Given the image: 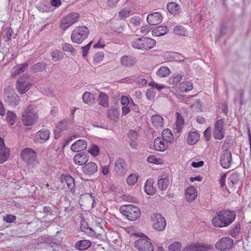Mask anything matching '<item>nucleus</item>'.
Masks as SVG:
<instances>
[{
  "label": "nucleus",
  "instance_id": "37998d69",
  "mask_svg": "<svg viewBox=\"0 0 251 251\" xmlns=\"http://www.w3.org/2000/svg\"><path fill=\"white\" fill-rule=\"evenodd\" d=\"M182 75L180 74H174L172 75L168 79V83L170 84H177L182 79Z\"/></svg>",
  "mask_w": 251,
  "mask_h": 251
},
{
  "label": "nucleus",
  "instance_id": "c9c22d12",
  "mask_svg": "<svg viewBox=\"0 0 251 251\" xmlns=\"http://www.w3.org/2000/svg\"><path fill=\"white\" fill-rule=\"evenodd\" d=\"M92 245L89 240H82L77 242L75 244V247L79 250H85L87 249Z\"/></svg>",
  "mask_w": 251,
  "mask_h": 251
},
{
  "label": "nucleus",
  "instance_id": "2f4dec72",
  "mask_svg": "<svg viewBox=\"0 0 251 251\" xmlns=\"http://www.w3.org/2000/svg\"><path fill=\"white\" fill-rule=\"evenodd\" d=\"M185 195L189 201H192L197 196L196 189L194 186H189L185 190Z\"/></svg>",
  "mask_w": 251,
  "mask_h": 251
},
{
  "label": "nucleus",
  "instance_id": "a18cd8bd",
  "mask_svg": "<svg viewBox=\"0 0 251 251\" xmlns=\"http://www.w3.org/2000/svg\"><path fill=\"white\" fill-rule=\"evenodd\" d=\"M240 231V225L239 223L234 225L229 230V234L232 237H235Z\"/></svg>",
  "mask_w": 251,
  "mask_h": 251
},
{
  "label": "nucleus",
  "instance_id": "338daca9",
  "mask_svg": "<svg viewBox=\"0 0 251 251\" xmlns=\"http://www.w3.org/2000/svg\"><path fill=\"white\" fill-rule=\"evenodd\" d=\"M203 135L207 141L210 140L211 135V130L210 127L206 128V129L203 132Z\"/></svg>",
  "mask_w": 251,
  "mask_h": 251
},
{
  "label": "nucleus",
  "instance_id": "9b49d317",
  "mask_svg": "<svg viewBox=\"0 0 251 251\" xmlns=\"http://www.w3.org/2000/svg\"><path fill=\"white\" fill-rule=\"evenodd\" d=\"M233 244V240L229 237H223L218 240L215 244V248L221 251L230 250Z\"/></svg>",
  "mask_w": 251,
  "mask_h": 251
},
{
  "label": "nucleus",
  "instance_id": "052dcab7",
  "mask_svg": "<svg viewBox=\"0 0 251 251\" xmlns=\"http://www.w3.org/2000/svg\"><path fill=\"white\" fill-rule=\"evenodd\" d=\"M149 85L151 87V88L156 89L157 90L160 91L163 89L165 86L163 85L159 84L153 81H152L149 83Z\"/></svg>",
  "mask_w": 251,
  "mask_h": 251
},
{
  "label": "nucleus",
  "instance_id": "4c0bfd02",
  "mask_svg": "<svg viewBox=\"0 0 251 251\" xmlns=\"http://www.w3.org/2000/svg\"><path fill=\"white\" fill-rule=\"evenodd\" d=\"M167 7L169 13L174 15L177 13L180 9L179 5L175 2H169L167 5Z\"/></svg>",
  "mask_w": 251,
  "mask_h": 251
},
{
  "label": "nucleus",
  "instance_id": "2eb2a0df",
  "mask_svg": "<svg viewBox=\"0 0 251 251\" xmlns=\"http://www.w3.org/2000/svg\"><path fill=\"white\" fill-rule=\"evenodd\" d=\"M147 20L150 25H156L162 22V16L160 12H154L149 14Z\"/></svg>",
  "mask_w": 251,
  "mask_h": 251
},
{
  "label": "nucleus",
  "instance_id": "09e8293b",
  "mask_svg": "<svg viewBox=\"0 0 251 251\" xmlns=\"http://www.w3.org/2000/svg\"><path fill=\"white\" fill-rule=\"evenodd\" d=\"M229 184L233 187L235 184H236L239 180V175L237 173H232L229 177Z\"/></svg>",
  "mask_w": 251,
  "mask_h": 251
},
{
  "label": "nucleus",
  "instance_id": "13d9d810",
  "mask_svg": "<svg viewBox=\"0 0 251 251\" xmlns=\"http://www.w3.org/2000/svg\"><path fill=\"white\" fill-rule=\"evenodd\" d=\"M62 49L63 50L71 52V53H75V50L71 44L67 43L63 44Z\"/></svg>",
  "mask_w": 251,
  "mask_h": 251
},
{
  "label": "nucleus",
  "instance_id": "774afa93",
  "mask_svg": "<svg viewBox=\"0 0 251 251\" xmlns=\"http://www.w3.org/2000/svg\"><path fill=\"white\" fill-rule=\"evenodd\" d=\"M128 137L131 140H135L138 136V133L134 130H130L128 134Z\"/></svg>",
  "mask_w": 251,
  "mask_h": 251
},
{
  "label": "nucleus",
  "instance_id": "f704fd0d",
  "mask_svg": "<svg viewBox=\"0 0 251 251\" xmlns=\"http://www.w3.org/2000/svg\"><path fill=\"white\" fill-rule=\"evenodd\" d=\"M108 100V97L105 93L101 92L100 93L98 100L100 105L104 107H108L109 105Z\"/></svg>",
  "mask_w": 251,
  "mask_h": 251
},
{
  "label": "nucleus",
  "instance_id": "72a5a7b5",
  "mask_svg": "<svg viewBox=\"0 0 251 251\" xmlns=\"http://www.w3.org/2000/svg\"><path fill=\"white\" fill-rule=\"evenodd\" d=\"M145 192L149 195H153L155 193V189L153 186V182L151 180H148L144 185Z\"/></svg>",
  "mask_w": 251,
  "mask_h": 251
},
{
  "label": "nucleus",
  "instance_id": "a19ab883",
  "mask_svg": "<svg viewBox=\"0 0 251 251\" xmlns=\"http://www.w3.org/2000/svg\"><path fill=\"white\" fill-rule=\"evenodd\" d=\"M193 88V84L189 81H184L180 84V90L183 92H187Z\"/></svg>",
  "mask_w": 251,
  "mask_h": 251
},
{
  "label": "nucleus",
  "instance_id": "473e14b6",
  "mask_svg": "<svg viewBox=\"0 0 251 251\" xmlns=\"http://www.w3.org/2000/svg\"><path fill=\"white\" fill-rule=\"evenodd\" d=\"M168 32L166 26H159L152 31V34L154 36H161L166 34Z\"/></svg>",
  "mask_w": 251,
  "mask_h": 251
},
{
  "label": "nucleus",
  "instance_id": "79ce46f5",
  "mask_svg": "<svg viewBox=\"0 0 251 251\" xmlns=\"http://www.w3.org/2000/svg\"><path fill=\"white\" fill-rule=\"evenodd\" d=\"M162 137L161 138L163 139V140H164L165 141L168 142H171L174 138L173 135L171 132V130L169 129L163 130L162 132Z\"/></svg>",
  "mask_w": 251,
  "mask_h": 251
},
{
  "label": "nucleus",
  "instance_id": "ea45409f",
  "mask_svg": "<svg viewBox=\"0 0 251 251\" xmlns=\"http://www.w3.org/2000/svg\"><path fill=\"white\" fill-rule=\"evenodd\" d=\"M183 123L184 120L182 116L180 114L177 112L176 113V126L175 128V129L177 133H179L181 131L183 125Z\"/></svg>",
  "mask_w": 251,
  "mask_h": 251
},
{
  "label": "nucleus",
  "instance_id": "e2e57ef3",
  "mask_svg": "<svg viewBox=\"0 0 251 251\" xmlns=\"http://www.w3.org/2000/svg\"><path fill=\"white\" fill-rule=\"evenodd\" d=\"M3 220L8 223H12L16 221V217L14 215L9 214L6 215V216H4Z\"/></svg>",
  "mask_w": 251,
  "mask_h": 251
},
{
  "label": "nucleus",
  "instance_id": "c03bdc74",
  "mask_svg": "<svg viewBox=\"0 0 251 251\" xmlns=\"http://www.w3.org/2000/svg\"><path fill=\"white\" fill-rule=\"evenodd\" d=\"M70 124V119H65L60 121L59 123L56 126V127L60 130L64 131L68 128Z\"/></svg>",
  "mask_w": 251,
  "mask_h": 251
},
{
  "label": "nucleus",
  "instance_id": "4d7b16f0",
  "mask_svg": "<svg viewBox=\"0 0 251 251\" xmlns=\"http://www.w3.org/2000/svg\"><path fill=\"white\" fill-rule=\"evenodd\" d=\"M4 32V34L3 36V38L4 39L5 42H8L11 39V36L13 33V30L10 27L9 28H7Z\"/></svg>",
  "mask_w": 251,
  "mask_h": 251
},
{
  "label": "nucleus",
  "instance_id": "f3484780",
  "mask_svg": "<svg viewBox=\"0 0 251 251\" xmlns=\"http://www.w3.org/2000/svg\"><path fill=\"white\" fill-rule=\"evenodd\" d=\"M135 57L131 55L123 56L120 59L121 64L125 67L130 68L133 67L136 63Z\"/></svg>",
  "mask_w": 251,
  "mask_h": 251
},
{
  "label": "nucleus",
  "instance_id": "680f3d73",
  "mask_svg": "<svg viewBox=\"0 0 251 251\" xmlns=\"http://www.w3.org/2000/svg\"><path fill=\"white\" fill-rule=\"evenodd\" d=\"M104 57V53L103 52H98L96 53L93 59L94 61L96 62H99L101 61Z\"/></svg>",
  "mask_w": 251,
  "mask_h": 251
},
{
  "label": "nucleus",
  "instance_id": "603ef678",
  "mask_svg": "<svg viewBox=\"0 0 251 251\" xmlns=\"http://www.w3.org/2000/svg\"><path fill=\"white\" fill-rule=\"evenodd\" d=\"M138 176L135 174L130 175L127 179L126 181L129 185H134L137 181Z\"/></svg>",
  "mask_w": 251,
  "mask_h": 251
},
{
  "label": "nucleus",
  "instance_id": "58836bf2",
  "mask_svg": "<svg viewBox=\"0 0 251 251\" xmlns=\"http://www.w3.org/2000/svg\"><path fill=\"white\" fill-rule=\"evenodd\" d=\"M83 101L88 105H92L94 103V96L89 92H85L82 95Z\"/></svg>",
  "mask_w": 251,
  "mask_h": 251
},
{
  "label": "nucleus",
  "instance_id": "6ab92c4d",
  "mask_svg": "<svg viewBox=\"0 0 251 251\" xmlns=\"http://www.w3.org/2000/svg\"><path fill=\"white\" fill-rule=\"evenodd\" d=\"M98 170L97 164L93 162H90L86 163L82 168L83 173L88 176L94 175Z\"/></svg>",
  "mask_w": 251,
  "mask_h": 251
},
{
  "label": "nucleus",
  "instance_id": "1a4fd4ad",
  "mask_svg": "<svg viewBox=\"0 0 251 251\" xmlns=\"http://www.w3.org/2000/svg\"><path fill=\"white\" fill-rule=\"evenodd\" d=\"M150 240L147 237L141 238L134 242V246L139 251H153V247Z\"/></svg>",
  "mask_w": 251,
  "mask_h": 251
},
{
  "label": "nucleus",
  "instance_id": "bf43d9fd",
  "mask_svg": "<svg viewBox=\"0 0 251 251\" xmlns=\"http://www.w3.org/2000/svg\"><path fill=\"white\" fill-rule=\"evenodd\" d=\"M146 95L148 100H151L155 97V92L154 89L151 88L147 90Z\"/></svg>",
  "mask_w": 251,
  "mask_h": 251
},
{
  "label": "nucleus",
  "instance_id": "39448f33",
  "mask_svg": "<svg viewBox=\"0 0 251 251\" xmlns=\"http://www.w3.org/2000/svg\"><path fill=\"white\" fill-rule=\"evenodd\" d=\"M21 157L26 165L30 167L35 166L38 163L36 152L31 148L24 149L21 151Z\"/></svg>",
  "mask_w": 251,
  "mask_h": 251
},
{
  "label": "nucleus",
  "instance_id": "393cba45",
  "mask_svg": "<svg viewBox=\"0 0 251 251\" xmlns=\"http://www.w3.org/2000/svg\"><path fill=\"white\" fill-rule=\"evenodd\" d=\"M206 250L205 246L199 243H191L187 244L185 248L183 249V251H204Z\"/></svg>",
  "mask_w": 251,
  "mask_h": 251
},
{
  "label": "nucleus",
  "instance_id": "cd10ccee",
  "mask_svg": "<svg viewBox=\"0 0 251 251\" xmlns=\"http://www.w3.org/2000/svg\"><path fill=\"white\" fill-rule=\"evenodd\" d=\"M222 213L221 211H220L217 215L215 216L212 220L213 226L216 227H226L225 225H224L225 223H224Z\"/></svg>",
  "mask_w": 251,
  "mask_h": 251
},
{
  "label": "nucleus",
  "instance_id": "7c9ffc66",
  "mask_svg": "<svg viewBox=\"0 0 251 251\" xmlns=\"http://www.w3.org/2000/svg\"><path fill=\"white\" fill-rule=\"evenodd\" d=\"M151 123L152 125L156 128H161L163 126V119L159 115H154L151 117Z\"/></svg>",
  "mask_w": 251,
  "mask_h": 251
},
{
  "label": "nucleus",
  "instance_id": "a878e982",
  "mask_svg": "<svg viewBox=\"0 0 251 251\" xmlns=\"http://www.w3.org/2000/svg\"><path fill=\"white\" fill-rule=\"evenodd\" d=\"M29 63V60H28L25 63L20 64L15 66L12 70V75L16 76L25 72L28 67Z\"/></svg>",
  "mask_w": 251,
  "mask_h": 251
},
{
  "label": "nucleus",
  "instance_id": "412c9836",
  "mask_svg": "<svg viewBox=\"0 0 251 251\" xmlns=\"http://www.w3.org/2000/svg\"><path fill=\"white\" fill-rule=\"evenodd\" d=\"M115 170L119 175H123L126 171V165L125 161L122 158L117 159L115 163Z\"/></svg>",
  "mask_w": 251,
  "mask_h": 251
},
{
  "label": "nucleus",
  "instance_id": "aec40b11",
  "mask_svg": "<svg viewBox=\"0 0 251 251\" xmlns=\"http://www.w3.org/2000/svg\"><path fill=\"white\" fill-rule=\"evenodd\" d=\"M167 142L161 137H157L154 141V148L157 151H163L167 147Z\"/></svg>",
  "mask_w": 251,
  "mask_h": 251
},
{
  "label": "nucleus",
  "instance_id": "4be33fe9",
  "mask_svg": "<svg viewBox=\"0 0 251 251\" xmlns=\"http://www.w3.org/2000/svg\"><path fill=\"white\" fill-rule=\"evenodd\" d=\"M87 144L83 140H78L73 144L71 146V149L74 152H79L86 149Z\"/></svg>",
  "mask_w": 251,
  "mask_h": 251
},
{
  "label": "nucleus",
  "instance_id": "6e6d98bb",
  "mask_svg": "<svg viewBox=\"0 0 251 251\" xmlns=\"http://www.w3.org/2000/svg\"><path fill=\"white\" fill-rule=\"evenodd\" d=\"M88 151L92 155L97 156L100 153V149L98 146L93 145L89 148Z\"/></svg>",
  "mask_w": 251,
  "mask_h": 251
},
{
  "label": "nucleus",
  "instance_id": "ddd939ff",
  "mask_svg": "<svg viewBox=\"0 0 251 251\" xmlns=\"http://www.w3.org/2000/svg\"><path fill=\"white\" fill-rule=\"evenodd\" d=\"M232 155L231 153L228 150H225L223 151L220 156V164L221 166L225 169L229 168L231 164Z\"/></svg>",
  "mask_w": 251,
  "mask_h": 251
},
{
  "label": "nucleus",
  "instance_id": "69168bd1",
  "mask_svg": "<svg viewBox=\"0 0 251 251\" xmlns=\"http://www.w3.org/2000/svg\"><path fill=\"white\" fill-rule=\"evenodd\" d=\"M130 23L135 26L140 25L141 18L138 16H135L130 19Z\"/></svg>",
  "mask_w": 251,
  "mask_h": 251
},
{
  "label": "nucleus",
  "instance_id": "c85d7f7f",
  "mask_svg": "<svg viewBox=\"0 0 251 251\" xmlns=\"http://www.w3.org/2000/svg\"><path fill=\"white\" fill-rule=\"evenodd\" d=\"M47 67V64L43 62H40L33 65L30 69L33 73H40L44 71Z\"/></svg>",
  "mask_w": 251,
  "mask_h": 251
},
{
  "label": "nucleus",
  "instance_id": "f03ea898",
  "mask_svg": "<svg viewBox=\"0 0 251 251\" xmlns=\"http://www.w3.org/2000/svg\"><path fill=\"white\" fill-rule=\"evenodd\" d=\"M155 44V40L149 37L137 38L131 43L133 48L140 50H149L153 48Z\"/></svg>",
  "mask_w": 251,
  "mask_h": 251
},
{
  "label": "nucleus",
  "instance_id": "3c124183",
  "mask_svg": "<svg viewBox=\"0 0 251 251\" xmlns=\"http://www.w3.org/2000/svg\"><path fill=\"white\" fill-rule=\"evenodd\" d=\"M181 243L176 242L168 247V250L170 251H180L181 248Z\"/></svg>",
  "mask_w": 251,
  "mask_h": 251
},
{
  "label": "nucleus",
  "instance_id": "c756f323",
  "mask_svg": "<svg viewBox=\"0 0 251 251\" xmlns=\"http://www.w3.org/2000/svg\"><path fill=\"white\" fill-rule=\"evenodd\" d=\"M107 116L109 119L114 121H117L119 118V112L118 109L114 107H111L107 112Z\"/></svg>",
  "mask_w": 251,
  "mask_h": 251
},
{
  "label": "nucleus",
  "instance_id": "b1692460",
  "mask_svg": "<svg viewBox=\"0 0 251 251\" xmlns=\"http://www.w3.org/2000/svg\"><path fill=\"white\" fill-rule=\"evenodd\" d=\"M73 160L76 164L82 165L86 163L88 158L87 154L81 152L76 154L73 158Z\"/></svg>",
  "mask_w": 251,
  "mask_h": 251
},
{
  "label": "nucleus",
  "instance_id": "a211bd4d",
  "mask_svg": "<svg viewBox=\"0 0 251 251\" xmlns=\"http://www.w3.org/2000/svg\"><path fill=\"white\" fill-rule=\"evenodd\" d=\"M9 155V149L5 148L3 140L0 137V163L6 161Z\"/></svg>",
  "mask_w": 251,
  "mask_h": 251
},
{
  "label": "nucleus",
  "instance_id": "9d476101",
  "mask_svg": "<svg viewBox=\"0 0 251 251\" xmlns=\"http://www.w3.org/2000/svg\"><path fill=\"white\" fill-rule=\"evenodd\" d=\"M224 124L225 121L223 119L217 120L215 123V128L213 131V136L215 139L221 140L224 137Z\"/></svg>",
  "mask_w": 251,
  "mask_h": 251
},
{
  "label": "nucleus",
  "instance_id": "0eeeda50",
  "mask_svg": "<svg viewBox=\"0 0 251 251\" xmlns=\"http://www.w3.org/2000/svg\"><path fill=\"white\" fill-rule=\"evenodd\" d=\"M79 17V14L76 12L68 14L62 20L60 25V28L62 30H65L76 23L78 21Z\"/></svg>",
  "mask_w": 251,
  "mask_h": 251
},
{
  "label": "nucleus",
  "instance_id": "864d4df0",
  "mask_svg": "<svg viewBox=\"0 0 251 251\" xmlns=\"http://www.w3.org/2000/svg\"><path fill=\"white\" fill-rule=\"evenodd\" d=\"M174 32L177 35H184L186 33V30L182 26H176L174 28Z\"/></svg>",
  "mask_w": 251,
  "mask_h": 251
},
{
  "label": "nucleus",
  "instance_id": "bb28decb",
  "mask_svg": "<svg viewBox=\"0 0 251 251\" xmlns=\"http://www.w3.org/2000/svg\"><path fill=\"white\" fill-rule=\"evenodd\" d=\"M200 139V134L196 131H190L188 133L186 142L189 145H193L197 143Z\"/></svg>",
  "mask_w": 251,
  "mask_h": 251
},
{
  "label": "nucleus",
  "instance_id": "f257e3e1",
  "mask_svg": "<svg viewBox=\"0 0 251 251\" xmlns=\"http://www.w3.org/2000/svg\"><path fill=\"white\" fill-rule=\"evenodd\" d=\"M37 113V107L35 106L29 105L22 114L23 124L27 126H31L34 124L38 118Z\"/></svg>",
  "mask_w": 251,
  "mask_h": 251
},
{
  "label": "nucleus",
  "instance_id": "49530a36",
  "mask_svg": "<svg viewBox=\"0 0 251 251\" xmlns=\"http://www.w3.org/2000/svg\"><path fill=\"white\" fill-rule=\"evenodd\" d=\"M170 73V69L167 67H161L157 71L156 75L160 77H166Z\"/></svg>",
  "mask_w": 251,
  "mask_h": 251
},
{
  "label": "nucleus",
  "instance_id": "7ed1b4c3",
  "mask_svg": "<svg viewBox=\"0 0 251 251\" xmlns=\"http://www.w3.org/2000/svg\"><path fill=\"white\" fill-rule=\"evenodd\" d=\"M89 34V29L85 26H78L73 30L71 36L73 42L80 44Z\"/></svg>",
  "mask_w": 251,
  "mask_h": 251
},
{
  "label": "nucleus",
  "instance_id": "8fccbe9b",
  "mask_svg": "<svg viewBox=\"0 0 251 251\" xmlns=\"http://www.w3.org/2000/svg\"><path fill=\"white\" fill-rule=\"evenodd\" d=\"M51 56L53 61H58L63 58L62 52L59 50H56L51 52Z\"/></svg>",
  "mask_w": 251,
  "mask_h": 251
},
{
  "label": "nucleus",
  "instance_id": "423d86ee",
  "mask_svg": "<svg viewBox=\"0 0 251 251\" xmlns=\"http://www.w3.org/2000/svg\"><path fill=\"white\" fill-rule=\"evenodd\" d=\"M3 95L4 101L8 105L15 107L19 103V97L15 93L12 87L10 86L6 87L4 89Z\"/></svg>",
  "mask_w": 251,
  "mask_h": 251
},
{
  "label": "nucleus",
  "instance_id": "0e129e2a",
  "mask_svg": "<svg viewBox=\"0 0 251 251\" xmlns=\"http://www.w3.org/2000/svg\"><path fill=\"white\" fill-rule=\"evenodd\" d=\"M124 25V24H120L119 25H114L112 26V29L115 32L121 33L123 31Z\"/></svg>",
  "mask_w": 251,
  "mask_h": 251
},
{
  "label": "nucleus",
  "instance_id": "f8f14e48",
  "mask_svg": "<svg viewBox=\"0 0 251 251\" xmlns=\"http://www.w3.org/2000/svg\"><path fill=\"white\" fill-rule=\"evenodd\" d=\"M30 87V84L27 79L24 76H20L17 81L16 84V88L18 92L23 94L25 93Z\"/></svg>",
  "mask_w": 251,
  "mask_h": 251
},
{
  "label": "nucleus",
  "instance_id": "5701e85b",
  "mask_svg": "<svg viewBox=\"0 0 251 251\" xmlns=\"http://www.w3.org/2000/svg\"><path fill=\"white\" fill-rule=\"evenodd\" d=\"M62 183L65 182L69 189L71 191L75 190V180L74 178L70 175H62L60 177Z\"/></svg>",
  "mask_w": 251,
  "mask_h": 251
},
{
  "label": "nucleus",
  "instance_id": "e433bc0d",
  "mask_svg": "<svg viewBox=\"0 0 251 251\" xmlns=\"http://www.w3.org/2000/svg\"><path fill=\"white\" fill-rule=\"evenodd\" d=\"M169 180L168 178H163L160 176L158 177L157 185L160 190L162 191L165 190L169 186Z\"/></svg>",
  "mask_w": 251,
  "mask_h": 251
},
{
  "label": "nucleus",
  "instance_id": "de8ad7c7",
  "mask_svg": "<svg viewBox=\"0 0 251 251\" xmlns=\"http://www.w3.org/2000/svg\"><path fill=\"white\" fill-rule=\"evenodd\" d=\"M17 119L16 115L13 112L8 111L6 113V120L11 125L14 124Z\"/></svg>",
  "mask_w": 251,
  "mask_h": 251
},
{
  "label": "nucleus",
  "instance_id": "4468645a",
  "mask_svg": "<svg viewBox=\"0 0 251 251\" xmlns=\"http://www.w3.org/2000/svg\"><path fill=\"white\" fill-rule=\"evenodd\" d=\"M50 136V132L48 129H42L36 133L34 141L38 143H44L49 140Z\"/></svg>",
  "mask_w": 251,
  "mask_h": 251
},
{
  "label": "nucleus",
  "instance_id": "5fc2aeb1",
  "mask_svg": "<svg viewBox=\"0 0 251 251\" xmlns=\"http://www.w3.org/2000/svg\"><path fill=\"white\" fill-rule=\"evenodd\" d=\"M130 12V10L129 9V8L127 7H125L123 9H122L119 12V17L121 18V19H124L126 17H128L129 16Z\"/></svg>",
  "mask_w": 251,
  "mask_h": 251
},
{
  "label": "nucleus",
  "instance_id": "20e7f679",
  "mask_svg": "<svg viewBox=\"0 0 251 251\" xmlns=\"http://www.w3.org/2000/svg\"><path fill=\"white\" fill-rule=\"evenodd\" d=\"M120 210L121 213L130 221H135L141 215L140 209L133 205L128 204L122 206Z\"/></svg>",
  "mask_w": 251,
  "mask_h": 251
},
{
  "label": "nucleus",
  "instance_id": "6e6552de",
  "mask_svg": "<svg viewBox=\"0 0 251 251\" xmlns=\"http://www.w3.org/2000/svg\"><path fill=\"white\" fill-rule=\"evenodd\" d=\"M152 227L157 231H163L166 226V219L161 214L155 213L151 216Z\"/></svg>",
  "mask_w": 251,
  "mask_h": 251
},
{
  "label": "nucleus",
  "instance_id": "dca6fc26",
  "mask_svg": "<svg viewBox=\"0 0 251 251\" xmlns=\"http://www.w3.org/2000/svg\"><path fill=\"white\" fill-rule=\"evenodd\" d=\"M221 212L224 218L223 220L225 222L224 223H225L224 225H225L226 227L228 226L234 221L236 214L233 211L225 210L221 211Z\"/></svg>",
  "mask_w": 251,
  "mask_h": 251
}]
</instances>
